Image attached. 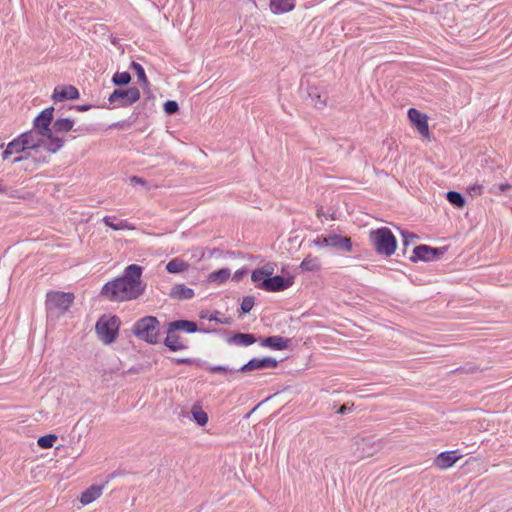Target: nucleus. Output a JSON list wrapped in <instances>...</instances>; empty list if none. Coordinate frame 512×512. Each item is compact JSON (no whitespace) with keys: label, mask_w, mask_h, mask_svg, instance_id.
<instances>
[{"label":"nucleus","mask_w":512,"mask_h":512,"mask_svg":"<svg viewBox=\"0 0 512 512\" xmlns=\"http://www.w3.org/2000/svg\"><path fill=\"white\" fill-rule=\"evenodd\" d=\"M142 267L136 264L127 266L123 275L107 282L100 295L113 302L130 301L139 298L146 289L141 280Z\"/></svg>","instance_id":"obj_1"},{"label":"nucleus","mask_w":512,"mask_h":512,"mask_svg":"<svg viewBox=\"0 0 512 512\" xmlns=\"http://www.w3.org/2000/svg\"><path fill=\"white\" fill-rule=\"evenodd\" d=\"M369 241L379 255L388 257L395 253L397 240L387 227L371 230L369 232Z\"/></svg>","instance_id":"obj_2"},{"label":"nucleus","mask_w":512,"mask_h":512,"mask_svg":"<svg viewBox=\"0 0 512 512\" xmlns=\"http://www.w3.org/2000/svg\"><path fill=\"white\" fill-rule=\"evenodd\" d=\"M21 136L28 150L43 147L47 151L55 153L62 147V139L60 137L48 138L45 134H41V132L34 128L21 134Z\"/></svg>","instance_id":"obj_3"},{"label":"nucleus","mask_w":512,"mask_h":512,"mask_svg":"<svg viewBox=\"0 0 512 512\" xmlns=\"http://www.w3.org/2000/svg\"><path fill=\"white\" fill-rule=\"evenodd\" d=\"M159 320L154 316H145L139 319L132 327V333L140 340L150 344L158 342Z\"/></svg>","instance_id":"obj_4"},{"label":"nucleus","mask_w":512,"mask_h":512,"mask_svg":"<svg viewBox=\"0 0 512 512\" xmlns=\"http://www.w3.org/2000/svg\"><path fill=\"white\" fill-rule=\"evenodd\" d=\"M120 319L117 316H102L95 325L98 339L105 345L113 343L118 335Z\"/></svg>","instance_id":"obj_5"},{"label":"nucleus","mask_w":512,"mask_h":512,"mask_svg":"<svg viewBox=\"0 0 512 512\" xmlns=\"http://www.w3.org/2000/svg\"><path fill=\"white\" fill-rule=\"evenodd\" d=\"M70 445L66 447V457L77 459L85 449L84 428L76 424L70 435Z\"/></svg>","instance_id":"obj_6"},{"label":"nucleus","mask_w":512,"mask_h":512,"mask_svg":"<svg viewBox=\"0 0 512 512\" xmlns=\"http://www.w3.org/2000/svg\"><path fill=\"white\" fill-rule=\"evenodd\" d=\"M46 310L49 320L60 319L64 315V292H49L46 298Z\"/></svg>","instance_id":"obj_7"},{"label":"nucleus","mask_w":512,"mask_h":512,"mask_svg":"<svg viewBox=\"0 0 512 512\" xmlns=\"http://www.w3.org/2000/svg\"><path fill=\"white\" fill-rule=\"evenodd\" d=\"M140 98V91L136 87L128 89H116L109 96L108 100L111 104L118 103V106L125 107L137 102Z\"/></svg>","instance_id":"obj_8"},{"label":"nucleus","mask_w":512,"mask_h":512,"mask_svg":"<svg viewBox=\"0 0 512 512\" xmlns=\"http://www.w3.org/2000/svg\"><path fill=\"white\" fill-rule=\"evenodd\" d=\"M293 284L292 278L285 279L282 276H269L264 279L261 283L257 284L256 287L269 292H279L283 291Z\"/></svg>","instance_id":"obj_9"},{"label":"nucleus","mask_w":512,"mask_h":512,"mask_svg":"<svg viewBox=\"0 0 512 512\" xmlns=\"http://www.w3.org/2000/svg\"><path fill=\"white\" fill-rule=\"evenodd\" d=\"M53 111V107L46 108L34 119L33 128L41 132V134H45L48 138H55L52 130L50 129V124L53 119Z\"/></svg>","instance_id":"obj_10"},{"label":"nucleus","mask_w":512,"mask_h":512,"mask_svg":"<svg viewBox=\"0 0 512 512\" xmlns=\"http://www.w3.org/2000/svg\"><path fill=\"white\" fill-rule=\"evenodd\" d=\"M443 254V250L439 248H433L427 245L416 246L413 250V256L410 257L412 262L422 261H433Z\"/></svg>","instance_id":"obj_11"},{"label":"nucleus","mask_w":512,"mask_h":512,"mask_svg":"<svg viewBox=\"0 0 512 512\" xmlns=\"http://www.w3.org/2000/svg\"><path fill=\"white\" fill-rule=\"evenodd\" d=\"M408 118L422 136H429L428 120L425 114H422L415 108H410L408 110Z\"/></svg>","instance_id":"obj_12"},{"label":"nucleus","mask_w":512,"mask_h":512,"mask_svg":"<svg viewBox=\"0 0 512 512\" xmlns=\"http://www.w3.org/2000/svg\"><path fill=\"white\" fill-rule=\"evenodd\" d=\"M279 362L272 357H265L262 359L253 358L249 360L246 364H244L239 371L248 372L255 369H266V368H276Z\"/></svg>","instance_id":"obj_13"},{"label":"nucleus","mask_w":512,"mask_h":512,"mask_svg":"<svg viewBox=\"0 0 512 512\" xmlns=\"http://www.w3.org/2000/svg\"><path fill=\"white\" fill-rule=\"evenodd\" d=\"M361 450V457H370L383 449L381 440L376 439L374 436H369L361 439L359 443Z\"/></svg>","instance_id":"obj_14"},{"label":"nucleus","mask_w":512,"mask_h":512,"mask_svg":"<svg viewBox=\"0 0 512 512\" xmlns=\"http://www.w3.org/2000/svg\"><path fill=\"white\" fill-rule=\"evenodd\" d=\"M460 458L461 455H458L456 450L441 452L435 457L434 465L441 470H445L452 467Z\"/></svg>","instance_id":"obj_15"},{"label":"nucleus","mask_w":512,"mask_h":512,"mask_svg":"<svg viewBox=\"0 0 512 512\" xmlns=\"http://www.w3.org/2000/svg\"><path fill=\"white\" fill-rule=\"evenodd\" d=\"M328 247L338 251L350 252L352 250V241L350 237L339 234H328Z\"/></svg>","instance_id":"obj_16"},{"label":"nucleus","mask_w":512,"mask_h":512,"mask_svg":"<svg viewBox=\"0 0 512 512\" xmlns=\"http://www.w3.org/2000/svg\"><path fill=\"white\" fill-rule=\"evenodd\" d=\"M106 487V484L91 485L85 491H83L79 497V502L82 505H88L97 500L102 494Z\"/></svg>","instance_id":"obj_17"},{"label":"nucleus","mask_w":512,"mask_h":512,"mask_svg":"<svg viewBox=\"0 0 512 512\" xmlns=\"http://www.w3.org/2000/svg\"><path fill=\"white\" fill-rule=\"evenodd\" d=\"M164 344L171 351H180L187 348L182 338L170 328L167 329V336L164 340Z\"/></svg>","instance_id":"obj_18"},{"label":"nucleus","mask_w":512,"mask_h":512,"mask_svg":"<svg viewBox=\"0 0 512 512\" xmlns=\"http://www.w3.org/2000/svg\"><path fill=\"white\" fill-rule=\"evenodd\" d=\"M290 340L282 336H269L261 340V346L273 350H284L288 348Z\"/></svg>","instance_id":"obj_19"},{"label":"nucleus","mask_w":512,"mask_h":512,"mask_svg":"<svg viewBox=\"0 0 512 512\" xmlns=\"http://www.w3.org/2000/svg\"><path fill=\"white\" fill-rule=\"evenodd\" d=\"M26 151H28V149H27L26 145L24 144V140H23L22 136L20 135L19 137H17L16 139L11 141L7 145L6 149L2 153V158L4 160H6L9 158V156H11L13 154H18V153L26 152Z\"/></svg>","instance_id":"obj_20"},{"label":"nucleus","mask_w":512,"mask_h":512,"mask_svg":"<svg viewBox=\"0 0 512 512\" xmlns=\"http://www.w3.org/2000/svg\"><path fill=\"white\" fill-rule=\"evenodd\" d=\"M295 8V0H270V10L273 14H282Z\"/></svg>","instance_id":"obj_21"},{"label":"nucleus","mask_w":512,"mask_h":512,"mask_svg":"<svg viewBox=\"0 0 512 512\" xmlns=\"http://www.w3.org/2000/svg\"><path fill=\"white\" fill-rule=\"evenodd\" d=\"M169 296L177 300H187L194 296V291L184 284H176L172 287Z\"/></svg>","instance_id":"obj_22"},{"label":"nucleus","mask_w":512,"mask_h":512,"mask_svg":"<svg viewBox=\"0 0 512 512\" xmlns=\"http://www.w3.org/2000/svg\"><path fill=\"white\" fill-rule=\"evenodd\" d=\"M227 342L237 346H249L256 342V338L253 334L235 333L227 339Z\"/></svg>","instance_id":"obj_23"},{"label":"nucleus","mask_w":512,"mask_h":512,"mask_svg":"<svg viewBox=\"0 0 512 512\" xmlns=\"http://www.w3.org/2000/svg\"><path fill=\"white\" fill-rule=\"evenodd\" d=\"M168 328L173 331L182 330L187 333H194L197 331V324L189 320H176L168 324Z\"/></svg>","instance_id":"obj_24"},{"label":"nucleus","mask_w":512,"mask_h":512,"mask_svg":"<svg viewBox=\"0 0 512 512\" xmlns=\"http://www.w3.org/2000/svg\"><path fill=\"white\" fill-rule=\"evenodd\" d=\"M102 221L106 226L110 227L115 231L133 229V227L129 225L127 220H119L115 216H105Z\"/></svg>","instance_id":"obj_25"},{"label":"nucleus","mask_w":512,"mask_h":512,"mask_svg":"<svg viewBox=\"0 0 512 512\" xmlns=\"http://www.w3.org/2000/svg\"><path fill=\"white\" fill-rule=\"evenodd\" d=\"M300 268L302 271L306 272H316L321 269V262L317 256H312L309 254L306 256L300 264Z\"/></svg>","instance_id":"obj_26"},{"label":"nucleus","mask_w":512,"mask_h":512,"mask_svg":"<svg viewBox=\"0 0 512 512\" xmlns=\"http://www.w3.org/2000/svg\"><path fill=\"white\" fill-rule=\"evenodd\" d=\"M274 272V268L271 264H267L265 266H263L262 268H259V269H255L252 271V274H251V280L255 283L257 282H262L264 281V279L268 278L269 276H271Z\"/></svg>","instance_id":"obj_27"},{"label":"nucleus","mask_w":512,"mask_h":512,"mask_svg":"<svg viewBox=\"0 0 512 512\" xmlns=\"http://www.w3.org/2000/svg\"><path fill=\"white\" fill-rule=\"evenodd\" d=\"M189 268V264L182 259L174 258L166 265V270L169 273H181Z\"/></svg>","instance_id":"obj_28"},{"label":"nucleus","mask_w":512,"mask_h":512,"mask_svg":"<svg viewBox=\"0 0 512 512\" xmlns=\"http://www.w3.org/2000/svg\"><path fill=\"white\" fill-rule=\"evenodd\" d=\"M309 97L315 108L322 109L326 106L328 98L327 95L319 93L316 88H313L309 91Z\"/></svg>","instance_id":"obj_29"},{"label":"nucleus","mask_w":512,"mask_h":512,"mask_svg":"<svg viewBox=\"0 0 512 512\" xmlns=\"http://www.w3.org/2000/svg\"><path fill=\"white\" fill-rule=\"evenodd\" d=\"M191 415L193 420L200 426H205L208 423V415L199 405L192 406Z\"/></svg>","instance_id":"obj_30"},{"label":"nucleus","mask_w":512,"mask_h":512,"mask_svg":"<svg viewBox=\"0 0 512 512\" xmlns=\"http://www.w3.org/2000/svg\"><path fill=\"white\" fill-rule=\"evenodd\" d=\"M231 271L229 268H222L209 274L208 280L215 283H223L229 279Z\"/></svg>","instance_id":"obj_31"},{"label":"nucleus","mask_w":512,"mask_h":512,"mask_svg":"<svg viewBox=\"0 0 512 512\" xmlns=\"http://www.w3.org/2000/svg\"><path fill=\"white\" fill-rule=\"evenodd\" d=\"M447 200L454 206L462 208L465 205V199L461 193L457 191H449L446 194Z\"/></svg>","instance_id":"obj_32"},{"label":"nucleus","mask_w":512,"mask_h":512,"mask_svg":"<svg viewBox=\"0 0 512 512\" xmlns=\"http://www.w3.org/2000/svg\"><path fill=\"white\" fill-rule=\"evenodd\" d=\"M131 81V75L128 72H116L112 77V82L117 86L127 85Z\"/></svg>","instance_id":"obj_33"},{"label":"nucleus","mask_w":512,"mask_h":512,"mask_svg":"<svg viewBox=\"0 0 512 512\" xmlns=\"http://www.w3.org/2000/svg\"><path fill=\"white\" fill-rule=\"evenodd\" d=\"M56 440H57V436L56 435H54V434H47V435L39 437L38 440H37V443H38V445L41 448L47 449V448L53 447V445L56 442Z\"/></svg>","instance_id":"obj_34"},{"label":"nucleus","mask_w":512,"mask_h":512,"mask_svg":"<svg viewBox=\"0 0 512 512\" xmlns=\"http://www.w3.org/2000/svg\"><path fill=\"white\" fill-rule=\"evenodd\" d=\"M131 68L136 72V75H137V78H138L139 82L141 84L147 86L148 85V79L146 77V74H145V71H144V68L142 67V65L133 61L132 64H131Z\"/></svg>","instance_id":"obj_35"},{"label":"nucleus","mask_w":512,"mask_h":512,"mask_svg":"<svg viewBox=\"0 0 512 512\" xmlns=\"http://www.w3.org/2000/svg\"><path fill=\"white\" fill-rule=\"evenodd\" d=\"M255 304V298L253 296H245L241 302V312L243 314L249 313Z\"/></svg>","instance_id":"obj_36"},{"label":"nucleus","mask_w":512,"mask_h":512,"mask_svg":"<svg viewBox=\"0 0 512 512\" xmlns=\"http://www.w3.org/2000/svg\"><path fill=\"white\" fill-rule=\"evenodd\" d=\"M310 247L324 248L328 247V235H319L309 243Z\"/></svg>","instance_id":"obj_37"},{"label":"nucleus","mask_w":512,"mask_h":512,"mask_svg":"<svg viewBox=\"0 0 512 512\" xmlns=\"http://www.w3.org/2000/svg\"><path fill=\"white\" fill-rule=\"evenodd\" d=\"M179 110V105L176 101L168 100L164 103V111L168 115H172Z\"/></svg>","instance_id":"obj_38"},{"label":"nucleus","mask_w":512,"mask_h":512,"mask_svg":"<svg viewBox=\"0 0 512 512\" xmlns=\"http://www.w3.org/2000/svg\"><path fill=\"white\" fill-rule=\"evenodd\" d=\"M207 370L211 373H235L238 371L235 369H230L227 366H221V365L210 366L207 368Z\"/></svg>","instance_id":"obj_39"},{"label":"nucleus","mask_w":512,"mask_h":512,"mask_svg":"<svg viewBox=\"0 0 512 512\" xmlns=\"http://www.w3.org/2000/svg\"><path fill=\"white\" fill-rule=\"evenodd\" d=\"M467 192L473 197L479 196L483 193V186L481 184L470 185L467 188Z\"/></svg>","instance_id":"obj_40"},{"label":"nucleus","mask_w":512,"mask_h":512,"mask_svg":"<svg viewBox=\"0 0 512 512\" xmlns=\"http://www.w3.org/2000/svg\"><path fill=\"white\" fill-rule=\"evenodd\" d=\"M79 97L78 89L74 86H66V100H74Z\"/></svg>","instance_id":"obj_41"},{"label":"nucleus","mask_w":512,"mask_h":512,"mask_svg":"<svg viewBox=\"0 0 512 512\" xmlns=\"http://www.w3.org/2000/svg\"><path fill=\"white\" fill-rule=\"evenodd\" d=\"M54 101H64V87L58 86L53 93Z\"/></svg>","instance_id":"obj_42"},{"label":"nucleus","mask_w":512,"mask_h":512,"mask_svg":"<svg viewBox=\"0 0 512 512\" xmlns=\"http://www.w3.org/2000/svg\"><path fill=\"white\" fill-rule=\"evenodd\" d=\"M91 107H92L91 105L84 104V105H72V106L66 107V109L84 112V111H88L89 109H91Z\"/></svg>","instance_id":"obj_43"},{"label":"nucleus","mask_w":512,"mask_h":512,"mask_svg":"<svg viewBox=\"0 0 512 512\" xmlns=\"http://www.w3.org/2000/svg\"><path fill=\"white\" fill-rule=\"evenodd\" d=\"M130 183L133 185L147 186L146 180L138 176L130 177Z\"/></svg>","instance_id":"obj_44"},{"label":"nucleus","mask_w":512,"mask_h":512,"mask_svg":"<svg viewBox=\"0 0 512 512\" xmlns=\"http://www.w3.org/2000/svg\"><path fill=\"white\" fill-rule=\"evenodd\" d=\"M353 408V404L349 405L348 403L346 404H343L337 411L336 413L339 414V415H344L348 412H350Z\"/></svg>","instance_id":"obj_45"},{"label":"nucleus","mask_w":512,"mask_h":512,"mask_svg":"<svg viewBox=\"0 0 512 512\" xmlns=\"http://www.w3.org/2000/svg\"><path fill=\"white\" fill-rule=\"evenodd\" d=\"M402 237H403V242L405 245H408L410 239L414 240L415 238H417L416 235L409 233V232H402Z\"/></svg>","instance_id":"obj_46"},{"label":"nucleus","mask_w":512,"mask_h":512,"mask_svg":"<svg viewBox=\"0 0 512 512\" xmlns=\"http://www.w3.org/2000/svg\"><path fill=\"white\" fill-rule=\"evenodd\" d=\"M510 184L509 183H502L500 185L497 186V191L494 190V189H491V192L497 194L498 192H504L508 189H510Z\"/></svg>","instance_id":"obj_47"},{"label":"nucleus","mask_w":512,"mask_h":512,"mask_svg":"<svg viewBox=\"0 0 512 512\" xmlns=\"http://www.w3.org/2000/svg\"><path fill=\"white\" fill-rule=\"evenodd\" d=\"M53 128L56 132H60L64 129V119H58L55 121Z\"/></svg>","instance_id":"obj_48"},{"label":"nucleus","mask_w":512,"mask_h":512,"mask_svg":"<svg viewBox=\"0 0 512 512\" xmlns=\"http://www.w3.org/2000/svg\"><path fill=\"white\" fill-rule=\"evenodd\" d=\"M245 274H246L245 269H239L234 273L233 280L238 282Z\"/></svg>","instance_id":"obj_49"},{"label":"nucleus","mask_w":512,"mask_h":512,"mask_svg":"<svg viewBox=\"0 0 512 512\" xmlns=\"http://www.w3.org/2000/svg\"><path fill=\"white\" fill-rule=\"evenodd\" d=\"M74 301V294L70 292H66V310L68 306L71 305Z\"/></svg>","instance_id":"obj_50"},{"label":"nucleus","mask_w":512,"mask_h":512,"mask_svg":"<svg viewBox=\"0 0 512 512\" xmlns=\"http://www.w3.org/2000/svg\"><path fill=\"white\" fill-rule=\"evenodd\" d=\"M74 126V120L70 117H66V133L72 130Z\"/></svg>","instance_id":"obj_51"},{"label":"nucleus","mask_w":512,"mask_h":512,"mask_svg":"<svg viewBox=\"0 0 512 512\" xmlns=\"http://www.w3.org/2000/svg\"><path fill=\"white\" fill-rule=\"evenodd\" d=\"M208 319H209L210 321H216V322H219V323H222V324H224V323H228L226 320H225V321H223V320L219 319V318L217 317V313H216V314H213V315H211V316H209V317H208Z\"/></svg>","instance_id":"obj_52"},{"label":"nucleus","mask_w":512,"mask_h":512,"mask_svg":"<svg viewBox=\"0 0 512 512\" xmlns=\"http://www.w3.org/2000/svg\"><path fill=\"white\" fill-rule=\"evenodd\" d=\"M176 363H178V364H190L191 363V359H189V358L176 359Z\"/></svg>","instance_id":"obj_53"},{"label":"nucleus","mask_w":512,"mask_h":512,"mask_svg":"<svg viewBox=\"0 0 512 512\" xmlns=\"http://www.w3.org/2000/svg\"><path fill=\"white\" fill-rule=\"evenodd\" d=\"M316 215H317V217H319V218H320V217H322V216H324L323 207H320V208H318V209H317V211H316Z\"/></svg>","instance_id":"obj_54"},{"label":"nucleus","mask_w":512,"mask_h":512,"mask_svg":"<svg viewBox=\"0 0 512 512\" xmlns=\"http://www.w3.org/2000/svg\"><path fill=\"white\" fill-rule=\"evenodd\" d=\"M77 130L80 132H88L89 129L87 127H79Z\"/></svg>","instance_id":"obj_55"},{"label":"nucleus","mask_w":512,"mask_h":512,"mask_svg":"<svg viewBox=\"0 0 512 512\" xmlns=\"http://www.w3.org/2000/svg\"><path fill=\"white\" fill-rule=\"evenodd\" d=\"M128 372H129V373H136V372H138V370H137V369H135V368H131V369H129V371H128Z\"/></svg>","instance_id":"obj_56"},{"label":"nucleus","mask_w":512,"mask_h":512,"mask_svg":"<svg viewBox=\"0 0 512 512\" xmlns=\"http://www.w3.org/2000/svg\"><path fill=\"white\" fill-rule=\"evenodd\" d=\"M22 159H23V157H17V158H15V159L13 160V162H14V163H15V162H19V161H21Z\"/></svg>","instance_id":"obj_57"}]
</instances>
